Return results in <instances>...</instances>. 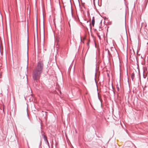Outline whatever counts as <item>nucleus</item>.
<instances>
[{"mask_svg":"<svg viewBox=\"0 0 148 148\" xmlns=\"http://www.w3.org/2000/svg\"><path fill=\"white\" fill-rule=\"evenodd\" d=\"M43 64L42 62H40L38 64L33 74V78L35 80L38 79L42 71Z\"/></svg>","mask_w":148,"mask_h":148,"instance_id":"nucleus-1","label":"nucleus"},{"mask_svg":"<svg viewBox=\"0 0 148 148\" xmlns=\"http://www.w3.org/2000/svg\"><path fill=\"white\" fill-rule=\"evenodd\" d=\"M87 44L88 45L89 44V43H87Z\"/></svg>","mask_w":148,"mask_h":148,"instance_id":"nucleus-8","label":"nucleus"},{"mask_svg":"<svg viewBox=\"0 0 148 148\" xmlns=\"http://www.w3.org/2000/svg\"><path fill=\"white\" fill-rule=\"evenodd\" d=\"M95 23V20L94 18L93 17V19H92V25L93 27H94V26Z\"/></svg>","mask_w":148,"mask_h":148,"instance_id":"nucleus-4","label":"nucleus"},{"mask_svg":"<svg viewBox=\"0 0 148 148\" xmlns=\"http://www.w3.org/2000/svg\"><path fill=\"white\" fill-rule=\"evenodd\" d=\"M98 35V37L100 39H101V36H100L99 35Z\"/></svg>","mask_w":148,"mask_h":148,"instance_id":"nucleus-6","label":"nucleus"},{"mask_svg":"<svg viewBox=\"0 0 148 148\" xmlns=\"http://www.w3.org/2000/svg\"><path fill=\"white\" fill-rule=\"evenodd\" d=\"M43 138H44L45 140L47 142V143L48 144H49V143L48 141L47 140V137L46 136L44 135H43Z\"/></svg>","mask_w":148,"mask_h":148,"instance_id":"nucleus-2","label":"nucleus"},{"mask_svg":"<svg viewBox=\"0 0 148 148\" xmlns=\"http://www.w3.org/2000/svg\"><path fill=\"white\" fill-rule=\"evenodd\" d=\"M120 86V84H117L116 86V88L118 91L119 90V87Z\"/></svg>","mask_w":148,"mask_h":148,"instance_id":"nucleus-3","label":"nucleus"},{"mask_svg":"<svg viewBox=\"0 0 148 148\" xmlns=\"http://www.w3.org/2000/svg\"><path fill=\"white\" fill-rule=\"evenodd\" d=\"M134 73H132L131 75V78L132 80H133V79L134 78Z\"/></svg>","mask_w":148,"mask_h":148,"instance_id":"nucleus-5","label":"nucleus"},{"mask_svg":"<svg viewBox=\"0 0 148 148\" xmlns=\"http://www.w3.org/2000/svg\"><path fill=\"white\" fill-rule=\"evenodd\" d=\"M27 50L28 49V45H27Z\"/></svg>","mask_w":148,"mask_h":148,"instance_id":"nucleus-7","label":"nucleus"}]
</instances>
